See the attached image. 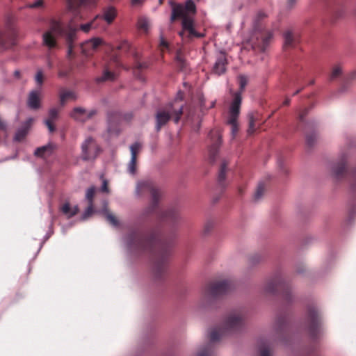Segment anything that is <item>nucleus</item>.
Segmentation results:
<instances>
[{"mask_svg":"<svg viewBox=\"0 0 356 356\" xmlns=\"http://www.w3.org/2000/svg\"><path fill=\"white\" fill-rule=\"evenodd\" d=\"M100 147L92 137H88L81 145V159L83 161H93L98 156Z\"/></svg>","mask_w":356,"mask_h":356,"instance_id":"obj_11","label":"nucleus"},{"mask_svg":"<svg viewBox=\"0 0 356 356\" xmlns=\"http://www.w3.org/2000/svg\"><path fill=\"white\" fill-rule=\"evenodd\" d=\"M165 218L176 220L179 218V214L176 210H169L166 211Z\"/></svg>","mask_w":356,"mask_h":356,"instance_id":"obj_40","label":"nucleus"},{"mask_svg":"<svg viewBox=\"0 0 356 356\" xmlns=\"http://www.w3.org/2000/svg\"><path fill=\"white\" fill-rule=\"evenodd\" d=\"M73 99L75 100L76 99V94L71 90H63L60 93V102L61 105H64L67 99Z\"/></svg>","mask_w":356,"mask_h":356,"instance_id":"obj_29","label":"nucleus"},{"mask_svg":"<svg viewBox=\"0 0 356 356\" xmlns=\"http://www.w3.org/2000/svg\"><path fill=\"white\" fill-rule=\"evenodd\" d=\"M260 356H270V344L268 341L260 339L259 341Z\"/></svg>","mask_w":356,"mask_h":356,"instance_id":"obj_27","label":"nucleus"},{"mask_svg":"<svg viewBox=\"0 0 356 356\" xmlns=\"http://www.w3.org/2000/svg\"><path fill=\"white\" fill-rule=\"evenodd\" d=\"M161 45H162L163 47H167L168 46L167 42L164 40L163 37L161 38Z\"/></svg>","mask_w":356,"mask_h":356,"instance_id":"obj_55","label":"nucleus"},{"mask_svg":"<svg viewBox=\"0 0 356 356\" xmlns=\"http://www.w3.org/2000/svg\"><path fill=\"white\" fill-rule=\"evenodd\" d=\"M211 145L209 147V159L211 162H214L218 154L219 147L221 144V134L218 130H212L209 134Z\"/></svg>","mask_w":356,"mask_h":356,"instance_id":"obj_13","label":"nucleus"},{"mask_svg":"<svg viewBox=\"0 0 356 356\" xmlns=\"http://www.w3.org/2000/svg\"><path fill=\"white\" fill-rule=\"evenodd\" d=\"M196 13V6L193 0H187L185 5L177 4L173 6L170 21L176 18L182 19V31L179 33L181 39L186 42L193 38H203L204 33L197 32L194 28L193 15Z\"/></svg>","mask_w":356,"mask_h":356,"instance_id":"obj_3","label":"nucleus"},{"mask_svg":"<svg viewBox=\"0 0 356 356\" xmlns=\"http://www.w3.org/2000/svg\"><path fill=\"white\" fill-rule=\"evenodd\" d=\"M93 204H88L87 209L82 214L81 219L83 220H86L92 213H94Z\"/></svg>","mask_w":356,"mask_h":356,"instance_id":"obj_39","label":"nucleus"},{"mask_svg":"<svg viewBox=\"0 0 356 356\" xmlns=\"http://www.w3.org/2000/svg\"><path fill=\"white\" fill-rule=\"evenodd\" d=\"M102 43V40L99 38H92L84 42L81 46V51L82 53L88 56L96 49V48Z\"/></svg>","mask_w":356,"mask_h":356,"instance_id":"obj_18","label":"nucleus"},{"mask_svg":"<svg viewBox=\"0 0 356 356\" xmlns=\"http://www.w3.org/2000/svg\"><path fill=\"white\" fill-rule=\"evenodd\" d=\"M115 74L111 72L108 69L104 70L103 74L101 77H98L97 79V81H112L115 79Z\"/></svg>","mask_w":356,"mask_h":356,"instance_id":"obj_33","label":"nucleus"},{"mask_svg":"<svg viewBox=\"0 0 356 356\" xmlns=\"http://www.w3.org/2000/svg\"><path fill=\"white\" fill-rule=\"evenodd\" d=\"M16 33L15 31L9 32H0V47L3 49H8L15 45Z\"/></svg>","mask_w":356,"mask_h":356,"instance_id":"obj_16","label":"nucleus"},{"mask_svg":"<svg viewBox=\"0 0 356 356\" xmlns=\"http://www.w3.org/2000/svg\"><path fill=\"white\" fill-rule=\"evenodd\" d=\"M42 0H38V1H36L35 3H33L31 6V7H32V8L39 7V6H40L42 5Z\"/></svg>","mask_w":356,"mask_h":356,"instance_id":"obj_50","label":"nucleus"},{"mask_svg":"<svg viewBox=\"0 0 356 356\" xmlns=\"http://www.w3.org/2000/svg\"><path fill=\"white\" fill-rule=\"evenodd\" d=\"M227 166V163L226 162H223L221 165L220 170L218 174V183L220 187L221 188H224L225 186L224 182L225 180Z\"/></svg>","mask_w":356,"mask_h":356,"instance_id":"obj_28","label":"nucleus"},{"mask_svg":"<svg viewBox=\"0 0 356 356\" xmlns=\"http://www.w3.org/2000/svg\"><path fill=\"white\" fill-rule=\"evenodd\" d=\"M276 324H277V325L278 326L279 328L282 329L283 325H282V320H280V319L277 320Z\"/></svg>","mask_w":356,"mask_h":356,"instance_id":"obj_54","label":"nucleus"},{"mask_svg":"<svg viewBox=\"0 0 356 356\" xmlns=\"http://www.w3.org/2000/svg\"><path fill=\"white\" fill-rule=\"evenodd\" d=\"M108 132L110 135H118L119 134L118 129H113L111 126L108 127Z\"/></svg>","mask_w":356,"mask_h":356,"instance_id":"obj_47","label":"nucleus"},{"mask_svg":"<svg viewBox=\"0 0 356 356\" xmlns=\"http://www.w3.org/2000/svg\"><path fill=\"white\" fill-rule=\"evenodd\" d=\"M56 147V145L51 143H49L45 145L36 148L34 151V155L42 159L48 158L53 154Z\"/></svg>","mask_w":356,"mask_h":356,"instance_id":"obj_19","label":"nucleus"},{"mask_svg":"<svg viewBox=\"0 0 356 356\" xmlns=\"http://www.w3.org/2000/svg\"><path fill=\"white\" fill-rule=\"evenodd\" d=\"M146 67V65L145 64H139L138 67V68H143V67Z\"/></svg>","mask_w":356,"mask_h":356,"instance_id":"obj_59","label":"nucleus"},{"mask_svg":"<svg viewBox=\"0 0 356 356\" xmlns=\"http://www.w3.org/2000/svg\"><path fill=\"white\" fill-rule=\"evenodd\" d=\"M15 75L18 76V75H19V72L18 71H15Z\"/></svg>","mask_w":356,"mask_h":356,"instance_id":"obj_62","label":"nucleus"},{"mask_svg":"<svg viewBox=\"0 0 356 356\" xmlns=\"http://www.w3.org/2000/svg\"><path fill=\"white\" fill-rule=\"evenodd\" d=\"M300 91V90H298L293 95L298 94Z\"/></svg>","mask_w":356,"mask_h":356,"instance_id":"obj_63","label":"nucleus"},{"mask_svg":"<svg viewBox=\"0 0 356 356\" xmlns=\"http://www.w3.org/2000/svg\"><path fill=\"white\" fill-rule=\"evenodd\" d=\"M214 104H215V103H214V102H213V103L211 104V106H214Z\"/></svg>","mask_w":356,"mask_h":356,"instance_id":"obj_64","label":"nucleus"},{"mask_svg":"<svg viewBox=\"0 0 356 356\" xmlns=\"http://www.w3.org/2000/svg\"><path fill=\"white\" fill-rule=\"evenodd\" d=\"M283 37L284 39V48L292 47L294 46L296 42V39L295 38L291 31H285L283 34Z\"/></svg>","mask_w":356,"mask_h":356,"instance_id":"obj_26","label":"nucleus"},{"mask_svg":"<svg viewBox=\"0 0 356 356\" xmlns=\"http://www.w3.org/2000/svg\"><path fill=\"white\" fill-rule=\"evenodd\" d=\"M264 291L268 293L280 291L283 299L287 302H291L293 300L291 286L280 276L270 280L266 284Z\"/></svg>","mask_w":356,"mask_h":356,"instance_id":"obj_8","label":"nucleus"},{"mask_svg":"<svg viewBox=\"0 0 356 356\" xmlns=\"http://www.w3.org/2000/svg\"><path fill=\"white\" fill-rule=\"evenodd\" d=\"M232 288V284L228 280L213 283L205 293V298L209 299L214 298L229 292Z\"/></svg>","mask_w":356,"mask_h":356,"instance_id":"obj_12","label":"nucleus"},{"mask_svg":"<svg viewBox=\"0 0 356 356\" xmlns=\"http://www.w3.org/2000/svg\"><path fill=\"white\" fill-rule=\"evenodd\" d=\"M140 147V145L138 143H135L130 146L131 151V160L128 165V171L130 174L134 175L136 172V153L137 150Z\"/></svg>","mask_w":356,"mask_h":356,"instance_id":"obj_21","label":"nucleus"},{"mask_svg":"<svg viewBox=\"0 0 356 356\" xmlns=\"http://www.w3.org/2000/svg\"><path fill=\"white\" fill-rule=\"evenodd\" d=\"M58 75L60 78H64L67 76L68 72L67 71H59Z\"/></svg>","mask_w":356,"mask_h":356,"instance_id":"obj_49","label":"nucleus"},{"mask_svg":"<svg viewBox=\"0 0 356 356\" xmlns=\"http://www.w3.org/2000/svg\"><path fill=\"white\" fill-rule=\"evenodd\" d=\"M355 78H356V71H354V72H352L351 73H350L346 77L342 86L340 87V88L339 90V92L342 93V92H344L345 91H346L349 86L350 81L353 80Z\"/></svg>","mask_w":356,"mask_h":356,"instance_id":"obj_30","label":"nucleus"},{"mask_svg":"<svg viewBox=\"0 0 356 356\" xmlns=\"http://www.w3.org/2000/svg\"><path fill=\"white\" fill-rule=\"evenodd\" d=\"M307 113V111H302L300 114H299V120L300 122H303L304 121V116L306 115Z\"/></svg>","mask_w":356,"mask_h":356,"instance_id":"obj_52","label":"nucleus"},{"mask_svg":"<svg viewBox=\"0 0 356 356\" xmlns=\"http://www.w3.org/2000/svg\"><path fill=\"white\" fill-rule=\"evenodd\" d=\"M58 115V109L56 108H52L49 111V119L51 121L54 120Z\"/></svg>","mask_w":356,"mask_h":356,"instance_id":"obj_42","label":"nucleus"},{"mask_svg":"<svg viewBox=\"0 0 356 356\" xmlns=\"http://www.w3.org/2000/svg\"><path fill=\"white\" fill-rule=\"evenodd\" d=\"M264 186L263 184L260 183L258 185L257 188L254 193V200H259V199H261L264 195Z\"/></svg>","mask_w":356,"mask_h":356,"instance_id":"obj_37","label":"nucleus"},{"mask_svg":"<svg viewBox=\"0 0 356 356\" xmlns=\"http://www.w3.org/2000/svg\"><path fill=\"white\" fill-rule=\"evenodd\" d=\"M104 208L102 210V212L105 214L107 221L114 227H117L119 225V222L117 218L111 213H109L107 210L108 202L106 201H104L103 202Z\"/></svg>","mask_w":356,"mask_h":356,"instance_id":"obj_24","label":"nucleus"},{"mask_svg":"<svg viewBox=\"0 0 356 356\" xmlns=\"http://www.w3.org/2000/svg\"><path fill=\"white\" fill-rule=\"evenodd\" d=\"M61 211L66 215L68 218H71L76 215L79 211V207L75 205L74 207H71L70 203L66 202L61 207Z\"/></svg>","mask_w":356,"mask_h":356,"instance_id":"obj_25","label":"nucleus"},{"mask_svg":"<svg viewBox=\"0 0 356 356\" xmlns=\"http://www.w3.org/2000/svg\"><path fill=\"white\" fill-rule=\"evenodd\" d=\"M307 329L312 338L316 339L321 332V319L316 306L309 305L307 308Z\"/></svg>","mask_w":356,"mask_h":356,"instance_id":"obj_9","label":"nucleus"},{"mask_svg":"<svg viewBox=\"0 0 356 356\" xmlns=\"http://www.w3.org/2000/svg\"><path fill=\"white\" fill-rule=\"evenodd\" d=\"M212 353V345L209 343L204 347L202 348L196 356H211Z\"/></svg>","mask_w":356,"mask_h":356,"instance_id":"obj_34","label":"nucleus"},{"mask_svg":"<svg viewBox=\"0 0 356 356\" xmlns=\"http://www.w3.org/2000/svg\"><path fill=\"white\" fill-rule=\"evenodd\" d=\"M124 241L127 250L130 252H153L152 270L156 277L159 278L165 272L169 251L164 248L157 235L147 237L140 231H134L129 233Z\"/></svg>","mask_w":356,"mask_h":356,"instance_id":"obj_1","label":"nucleus"},{"mask_svg":"<svg viewBox=\"0 0 356 356\" xmlns=\"http://www.w3.org/2000/svg\"><path fill=\"white\" fill-rule=\"evenodd\" d=\"M176 60H177L179 67L181 70L184 69V65H185V60L179 54H177V55L176 56Z\"/></svg>","mask_w":356,"mask_h":356,"instance_id":"obj_44","label":"nucleus"},{"mask_svg":"<svg viewBox=\"0 0 356 356\" xmlns=\"http://www.w3.org/2000/svg\"><path fill=\"white\" fill-rule=\"evenodd\" d=\"M254 131V119L252 114L249 115V128L248 129V133L249 134H253Z\"/></svg>","mask_w":356,"mask_h":356,"instance_id":"obj_41","label":"nucleus"},{"mask_svg":"<svg viewBox=\"0 0 356 356\" xmlns=\"http://www.w3.org/2000/svg\"><path fill=\"white\" fill-rule=\"evenodd\" d=\"M0 129L3 130V131H6V129H7V125H6V122L1 121V120H0Z\"/></svg>","mask_w":356,"mask_h":356,"instance_id":"obj_51","label":"nucleus"},{"mask_svg":"<svg viewBox=\"0 0 356 356\" xmlns=\"http://www.w3.org/2000/svg\"><path fill=\"white\" fill-rule=\"evenodd\" d=\"M131 1L134 4H136V3H139L142 2L143 0H131Z\"/></svg>","mask_w":356,"mask_h":356,"instance_id":"obj_57","label":"nucleus"},{"mask_svg":"<svg viewBox=\"0 0 356 356\" xmlns=\"http://www.w3.org/2000/svg\"><path fill=\"white\" fill-rule=\"evenodd\" d=\"M296 1L297 0H288L287 1V6L289 8H292L296 3Z\"/></svg>","mask_w":356,"mask_h":356,"instance_id":"obj_53","label":"nucleus"},{"mask_svg":"<svg viewBox=\"0 0 356 356\" xmlns=\"http://www.w3.org/2000/svg\"><path fill=\"white\" fill-rule=\"evenodd\" d=\"M35 80L36 83L39 85H42L43 83V74L42 71L41 70H38L35 76Z\"/></svg>","mask_w":356,"mask_h":356,"instance_id":"obj_43","label":"nucleus"},{"mask_svg":"<svg viewBox=\"0 0 356 356\" xmlns=\"http://www.w3.org/2000/svg\"><path fill=\"white\" fill-rule=\"evenodd\" d=\"M290 102V99H286L284 102V105H288Z\"/></svg>","mask_w":356,"mask_h":356,"instance_id":"obj_58","label":"nucleus"},{"mask_svg":"<svg viewBox=\"0 0 356 356\" xmlns=\"http://www.w3.org/2000/svg\"><path fill=\"white\" fill-rule=\"evenodd\" d=\"M241 98L240 94H237L236 98L232 100L229 109V118L227 123L231 125V134L234 138L238 131L237 119L240 113Z\"/></svg>","mask_w":356,"mask_h":356,"instance_id":"obj_10","label":"nucleus"},{"mask_svg":"<svg viewBox=\"0 0 356 356\" xmlns=\"http://www.w3.org/2000/svg\"><path fill=\"white\" fill-rule=\"evenodd\" d=\"M227 58L224 54L220 53L216 58L213 67V72L220 75L226 71Z\"/></svg>","mask_w":356,"mask_h":356,"instance_id":"obj_20","label":"nucleus"},{"mask_svg":"<svg viewBox=\"0 0 356 356\" xmlns=\"http://www.w3.org/2000/svg\"><path fill=\"white\" fill-rule=\"evenodd\" d=\"M76 31L77 29L71 25L64 27L58 21L52 20L51 22L49 30L43 34V44L49 49L46 55V63L49 69L54 67L51 49L56 45L55 36L61 35L65 37L68 46L67 56H70L73 51V42L76 40Z\"/></svg>","mask_w":356,"mask_h":356,"instance_id":"obj_2","label":"nucleus"},{"mask_svg":"<svg viewBox=\"0 0 356 356\" xmlns=\"http://www.w3.org/2000/svg\"><path fill=\"white\" fill-rule=\"evenodd\" d=\"M33 122V118H29L26 122H24L22 124L21 127L17 130L13 137V140L15 142H21L24 139L31 129Z\"/></svg>","mask_w":356,"mask_h":356,"instance_id":"obj_17","label":"nucleus"},{"mask_svg":"<svg viewBox=\"0 0 356 356\" xmlns=\"http://www.w3.org/2000/svg\"><path fill=\"white\" fill-rule=\"evenodd\" d=\"M183 113V105L175 108L173 104H169L166 106L159 108L155 115L156 118V130L159 131L163 126H164L170 119L173 118L175 123H177Z\"/></svg>","mask_w":356,"mask_h":356,"instance_id":"obj_6","label":"nucleus"},{"mask_svg":"<svg viewBox=\"0 0 356 356\" xmlns=\"http://www.w3.org/2000/svg\"><path fill=\"white\" fill-rule=\"evenodd\" d=\"M238 83H239V90L234 93V99L236 98V96L237 94H240V97H241L242 92H243L247 83H248V79L247 77L245 75H239L238 76Z\"/></svg>","mask_w":356,"mask_h":356,"instance_id":"obj_31","label":"nucleus"},{"mask_svg":"<svg viewBox=\"0 0 356 356\" xmlns=\"http://www.w3.org/2000/svg\"><path fill=\"white\" fill-rule=\"evenodd\" d=\"M351 188H352L353 191H356V179L351 184Z\"/></svg>","mask_w":356,"mask_h":356,"instance_id":"obj_56","label":"nucleus"},{"mask_svg":"<svg viewBox=\"0 0 356 356\" xmlns=\"http://www.w3.org/2000/svg\"><path fill=\"white\" fill-rule=\"evenodd\" d=\"M347 154H341L339 161L334 163L331 166V170L334 177L337 179L342 177L346 170Z\"/></svg>","mask_w":356,"mask_h":356,"instance_id":"obj_15","label":"nucleus"},{"mask_svg":"<svg viewBox=\"0 0 356 356\" xmlns=\"http://www.w3.org/2000/svg\"><path fill=\"white\" fill-rule=\"evenodd\" d=\"M91 26H92L91 23H87V24L81 25V29L82 31H83L84 32H88V31H89Z\"/></svg>","mask_w":356,"mask_h":356,"instance_id":"obj_46","label":"nucleus"},{"mask_svg":"<svg viewBox=\"0 0 356 356\" xmlns=\"http://www.w3.org/2000/svg\"><path fill=\"white\" fill-rule=\"evenodd\" d=\"M51 234V233L48 232V233L46 234V236H45V239H46V240H47V239H48Z\"/></svg>","mask_w":356,"mask_h":356,"instance_id":"obj_60","label":"nucleus"},{"mask_svg":"<svg viewBox=\"0 0 356 356\" xmlns=\"http://www.w3.org/2000/svg\"><path fill=\"white\" fill-rule=\"evenodd\" d=\"M342 68L340 65H335L332 67L331 72L329 75L330 81H334L342 74Z\"/></svg>","mask_w":356,"mask_h":356,"instance_id":"obj_32","label":"nucleus"},{"mask_svg":"<svg viewBox=\"0 0 356 356\" xmlns=\"http://www.w3.org/2000/svg\"><path fill=\"white\" fill-rule=\"evenodd\" d=\"M96 114L94 109L88 111L82 107H75L70 113V116L76 121L84 122Z\"/></svg>","mask_w":356,"mask_h":356,"instance_id":"obj_14","label":"nucleus"},{"mask_svg":"<svg viewBox=\"0 0 356 356\" xmlns=\"http://www.w3.org/2000/svg\"><path fill=\"white\" fill-rule=\"evenodd\" d=\"M244 325V319L240 312L230 313L221 328H214L209 333V339L211 343L218 341L220 337L227 334L240 330Z\"/></svg>","mask_w":356,"mask_h":356,"instance_id":"obj_5","label":"nucleus"},{"mask_svg":"<svg viewBox=\"0 0 356 356\" xmlns=\"http://www.w3.org/2000/svg\"><path fill=\"white\" fill-rule=\"evenodd\" d=\"M146 193H149L151 195V203L145 209V213H150L154 211L158 205L161 193L160 191L154 186L152 181L143 180L138 181L136 188V195L140 196Z\"/></svg>","mask_w":356,"mask_h":356,"instance_id":"obj_7","label":"nucleus"},{"mask_svg":"<svg viewBox=\"0 0 356 356\" xmlns=\"http://www.w3.org/2000/svg\"><path fill=\"white\" fill-rule=\"evenodd\" d=\"M316 139H317V135L314 132L306 135V142L309 146L314 145Z\"/></svg>","mask_w":356,"mask_h":356,"instance_id":"obj_38","label":"nucleus"},{"mask_svg":"<svg viewBox=\"0 0 356 356\" xmlns=\"http://www.w3.org/2000/svg\"><path fill=\"white\" fill-rule=\"evenodd\" d=\"M176 102H177V99H175V103L172 104L175 108L179 106H176Z\"/></svg>","mask_w":356,"mask_h":356,"instance_id":"obj_61","label":"nucleus"},{"mask_svg":"<svg viewBox=\"0 0 356 356\" xmlns=\"http://www.w3.org/2000/svg\"><path fill=\"white\" fill-rule=\"evenodd\" d=\"M101 190L103 192H106V193L108 192V186H107V181L106 180H104L103 184L101 187Z\"/></svg>","mask_w":356,"mask_h":356,"instance_id":"obj_48","label":"nucleus"},{"mask_svg":"<svg viewBox=\"0 0 356 356\" xmlns=\"http://www.w3.org/2000/svg\"><path fill=\"white\" fill-rule=\"evenodd\" d=\"M95 187L91 186L86 191V199L88 200V204H93V197L95 195Z\"/></svg>","mask_w":356,"mask_h":356,"instance_id":"obj_36","label":"nucleus"},{"mask_svg":"<svg viewBox=\"0 0 356 356\" xmlns=\"http://www.w3.org/2000/svg\"><path fill=\"white\" fill-rule=\"evenodd\" d=\"M27 103L29 108L38 109L40 106V92L38 90L31 91L29 94Z\"/></svg>","mask_w":356,"mask_h":356,"instance_id":"obj_23","label":"nucleus"},{"mask_svg":"<svg viewBox=\"0 0 356 356\" xmlns=\"http://www.w3.org/2000/svg\"><path fill=\"white\" fill-rule=\"evenodd\" d=\"M117 12L113 6H109L103 9L102 15L100 16L108 24H111L115 18Z\"/></svg>","mask_w":356,"mask_h":356,"instance_id":"obj_22","label":"nucleus"},{"mask_svg":"<svg viewBox=\"0 0 356 356\" xmlns=\"http://www.w3.org/2000/svg\"><path fill=\"white\" fill-rule=\"evenodd\" d=\"M149 21L147 18H141L138 20V26L140 30L147 32L149 28Z\"/></svg>","mask_w":356,"mask_h":356,"instance_id":"obj_35","label":"nucleus"},{"mask_svg":"<svg viewBox=\"0 0 356 356\" xmlns=\"http://www.w3.org/2000/svg\"><path fill=\"white\" fill-rule=\"evenodd\" d=\"M266 17V15L264 12L257 13L253 21V33L249 40L252 48L259 51H264L273 37L272 31H263L259 27V21Z\"/></svg>","mask_w":356,"mask_h":356,"instance_id":"obj_4","label":"nucleus"},{"mask_svg":"<svg viewBox=\"0 0 356 356\" xmlns=\"http://www.w3.org/2000/svg\"><path fill=\"white\" fill-rule=\"evenodd\" d=\"M44 123L48 127L49 132L52 133L55 131V127L52 124V121H51L50 120H45Z\"/></svg>","mask_w":356,"mask_h":356,"instance_id":"obj_45","label":"nucleus"}]
</instances>
